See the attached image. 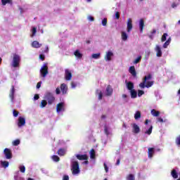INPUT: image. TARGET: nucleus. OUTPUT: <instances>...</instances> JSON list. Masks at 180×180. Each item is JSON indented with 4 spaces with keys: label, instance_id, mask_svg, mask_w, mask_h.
<instances>
[{
    "label": "nucleus",
    "instance_id": "nucleus-1",
    "mask_svg": "<svg viewBox=\"0 0 180 180\" xmlns=\"http://www.w3.org/2000/svg\"><path fill=\"white\" fill-rule=\"evenodd\" d=\"M151 78V75L144 77L143 82L139 84V86L141 88V89H144V88H151V86L154 85V82L150 81Z\"/></svg>",
    "mask_w": 180,
    "mask_h": 180
},
{
    "label": "nucleus",
    "instance_id": "nucleus-2",
    "mask_svg": "<svg viewBox=\"0 0 180 180\" xmlns=\"http://www.w3.org/2000/svg\"><path fill=\"white\" fill-rule=\"evenodd\" d=\"M20 56L16 53L13 54V60L11 63V67L13 68H19V67H20Z\"/></svg>",
    "mask_w": 180,
    "mask_h": 180
},
{
    "label": "nucleus",
    "instance_id": "nucleus-3",
    "mask_svg": "<svg viewBox=\"0 0 180 180\" xmlns=\"http://www.w3.org/2000/svg\"><path fill=\"white\" fill-rule=\"evenodd\" d=\"M72 172L73 175H77L79 174V164L78 163V161L72 159Z\"/></svg>",
    "mask_w": 180,
    "mask_h": 180
},
{
    "label": "nucleus",
    "instance_id": "nucleus-4",
    "mask_svg": "<svg viewBox=\"0 0 180 180\" xmlns=\"http://www.w3.org/2000/svg\"><path fill=\"white\" fill-rule=\"evenodd\" d=\"M44 99L48 101V105H53L56 101V97H54L52 93L47 92L44 96Z\"/></svg>",
    "mask_w": 180,
    "mask_h": 180
},
{
    "label": "nucleus",
    "instance_id": "nucleus-5",
    "mask_svg": "<svg viewBox=\"0 0 180 180\" xmlns=\"http://www.w3.org/2000/svg\"><path fill=\"white\" fill-rule=\"evenodd\" d=\"M49 75V67L47 66V63H44L41 69H40V75L43 78H46Z\"/></svg>",
    "mask_w": 180,
    "mask_h": 180
},
{
    "label": "nucleus",
    "instance_id": "nucleus-6",
    "mask_svg": "<svg viewBox=\"0 0 180 180\" xmlns=\"http://www.w3.org/2000/svg\"><path fill=\"white\" fill-rule=\"evenodd\" d=\"M142 131L145 134H148V136H150V134H151V133H153V125L144 127L142 129Z\"/></svg>",
    "mask_w": 180,
    "mask_h": 180
},
{
    "label": "nucleus",
    "instance_id": "nucleus-7",
    "mask_svg": "<svg viewBox=\"0 0 180 180\" xmlns=\"http://www.w3.org/2000/svg\"><path fill=\"white\" fill-rule=\"evenodd\" d=\"M65 104L64 103H60L56 105V112L60 113V112H64L65 110Z\"/></svg>",
    "mask_w": 180,
    "mask_h": 180
},
{
    "label": "nucleus",
    "instance_id": "nucleus-8",
    "mask_svg": "<svg viewBox=\"0 0 180 180\" xmlns=\"http://www.w3.org/2000/svg\"><path fill=\"white\" fill-rule=\"evenodd\" d=\"M4 154L6 160H11L12 158V151L9 148H5L4 150Z\"/></svg>",
    "mask_w": 180,
    "mask_h": 180
},
{
    "label": "nucleus",
    "instance_id": "nucleus-9",
    "mask_svg": "<svg viewBox=\"0 0 180 180\" xmlns=\"http://www.w3.org/2000/svg\"><path fill=\"white\" fill-rule=\"evenodd\" d=\"M26 124V119L23 117H19L18 120V127H23Z\"/></svg>",
    "mask_w": 180,
    "mask_h": 180
},
{
    "label": "nucleus",
    "instance_id": "nucleus-10",
    "mask_svg": "<svg viewBox=\"0 0 180 180\" xmlns=\"http://www.w3.org/2000/svg\"><path fill=\"white\" fill-rule=\"evenodd\" d=\"M131 29H133V20L131 18H129L127 22V32L130 33V32H131Z\"/></svg>",
    "mask_w": 180,
    "mask_h": 180
},
{
    "label": "nucleus",
    "instance_id": "nucleus-11",
    "mask_svg": "<svg viewBox=\"0 0 180 180\" xmlns=\"http://www.w3.org/2000/svg\"><path fill=\"white\" fill-rule=\"evenodd\" d=\"M112 57H113V52L112 51H108L105 53L104 59L105 61H111Z\"/></svg>",
    "mask_w": 180,
    "mask_h": 180
},
{
    "label": "nucleus",
    "instance_id": "nucleus-12",
    "mask_svg": "<svg viewBox=\"0 0 180 180\" xmlns=\"http://www.w3.org/2000/svg\"><path fill=\"white\" fill-rule=\"evenodd\" d=\"M112 94H113V89L112 88V86L108 85L106 87L105 95V96H112Z\"/></svg>",
    "mask_w": 180,
    "mask_h": 180
},
{
    "label": "nucleus",
    "instance_id": "nucleus-13",
    "mask_svg": "<svg viewBox=\"0 0 180 180\" xmlns=\"http://www.w3.org/2000/svg\"><path fill=\"white\" fill-rule=\"evenodd\" d=\"M131 127H132V133H134V134H139V133H140V127H139L137 124L136 123L131 124Z\"/></svg>",
    "mask_w": 180,
    "mask_h": 180
},
{
    "label": "nucleus",
    "instance_id": "nucleus-14",
    "mask_svg": "<svg viewBox=\"0 0 180 180\" xmlns=\"http://www.w3.org/2000/svg\"><path fill=\"white\" fill-rule=\"evenodd\" d=\"M9 96L12 103H14L15 102V86H11V90L10 91Z\"/></svg>",
    "mask_w": 180,
    "mask_h": 180
},
{
    "label": "nucleus",
    "instance_id": "nucleus-15",
    "mask_svg": "<svg viewBox=\"0 0 180 180\" xmlns=\"http://www.w3.org/2000/svg\"><path fill=\"white\" fill-rule=\"evenodd\" d=\"M155 51H156L157 57H162V51H161V47H160V45H156L155 46Z\"/></svg>",
    "mask_w": 180,
    "mask_h": 180
},
{
    "label": "nucleus",
    "instance_id": "nucleus-16",
    "mask_svg": "<svg viewBox=\"0 0 180 180\" xmlns=\"http://www.w3.org/2000/svg\"><path fill=\"white\" fill-rule=\"evenodd\" d=\"M65 78L66 81H71V79L72 78V74L71 72H70V70H65Z\"/></svg>",
    "mask_w": 180,
    "mask_h": 180
},
{
    "label": "nucleus",
    "instance_id": "nucleus-17",
    "mask_svg": "<svg viewBox=\"0 0 180 180\" xmlns=\"http://www.w3.org/2000/svg\"><path fill=\"white\" fill-rule=\"evenodd\" d=\"M60 91H61L63 95H65V94H67V91H68V87L67 86V84H62L60 85Z\"/></svg>",
    "mask_w": 180,
    "mask_h": 180
},
{
    "label": "nucleus",
    "instance_id": "nucleus-18",
    "mask_svg": "<svg viewBox=\"0 0 180 180\" xmlns=\"http://www.w3.org/2000/svg\"><path fill=\"white\" fill-rule=\"evenodd\" d=\"M96 95L98 96V101H102V98H103V93L102 92V90L97 89L96 91Z\"/></svg>",
    "mask_w": 180,
    "mask_h": 180
},
{
    "label": "nucleus",
    "instance_id": "nucleus-19",
    "mask_svg": "<svg viewBox=\"0 0 180 180\" xmlns=\"http://www.w3.org/2000/svg\"><path fill=\"white\" fill-rule=\"evenodd\" d=\"M32 47H33L34 49H40V47H41L42 44L39 43V41H32V43L31 44Z\"/></svg>",
    "mask_w": 180,
    "mask_h": 180
},
{
    "label": "nucleus",
    "instance_id": "nucleus-20",
    "mask_svg": "<svg viewBox=\"0 0 180 180\" xmlns=\"http://www.w3.org/2000/svg\"><path fill=\"white\" fill-rule=\"evenodd\" d=\"M104 132H105V134H106V136H109L112 134V129H110V127H109L108 126L105 125Z\"/></svg>",
    "mask_w": 180,
    "mask_h": 180
},
{
    "label": "nucleus",
    "instance_id": "nucleus-21",
    "mask_svg": "<svg viewBox=\"0 0 180 180\" xmlns=\"http://www.w3.org/2000/svg\"><path fill=\"white\" fill-rule=\"evenodd\" d=\"M129 72L131 74L132 77H136L137 72H136V68L134 66H131L129 69Z\"/></svg>",
    "mask_w": 180,
    "mask_h": 180
},
{
    "label": "nucleus",
    "instance_id": "nucleus-22",
    "mask_svg": "<svg viewBox=\"0 0 180 180\" xmlns=\"http://www.w3.org/2000/svg\"><path fill=\"white\" fill-rule=\"evenodd\" d=\"M75 156L76 158H77V160H79L80 161H82L83 160H88V156L86 155L77 154Z\"/></svg>",
    "mask_w": 180,
    "mask_h": 180
},
{
    "label": "nucleus",
    "instance_id": "nucleus-23",
    "mask_svg": "<svg viewBox=\"0 0 180 180\" xmlns=\"http://www.w3.org/2000/svg\"><path fill=\"white\" fill-rule=\"evenodd\" d=\"M127 88L129 91H133L134 89V84L131 82H126Z\"/></svg>",
    "mask_w": 180,
    "mask_h": 180
},
{
    "label": "nucleus",
    "instance_id": "nucleus-24",
    "mask_svg": "<svg viewBox=\"0 0 180 180\" xmlns=\"http://www.w3.org/2000/svg\"><path fill=\"white\" fill-rule=\"evenodd\" d=\"M0 165L2 168H8V167H9V162L6 160H1L0 161Z\"/></svg>",
    "mask_w": 180,
    "mask_h": 180
},
{
    "label": "nucleus",
    "instance_id": "nucleus-25",
    "mask_svg": "<svg viewBox=\"0 0 180 180\" xmlns=\"http://www.w3.org/2000/svg\"><path fill=\"white\" fill-rule=\"evenodd\" d=\"M67 153V149L65 148H60L58 150V154L60 157L63 156Z\"/></svg>",
    "mask_w": 180,
    "mask_h": 180
},
{
    "label": "nucleus",
    "instance_id": "nucleus-26",
    "mask_svg": "<svg viewBox=\"0 0 180 180\" xmlns=\"http://www.w3.org/2000/svg\"><path fill=\"white\" fill-rule=\"evenodd\" d=\"M153 155H154V148H149L148 152V158H153Z\"/></svg>",
    "mask_w": 180,
    "mask_h": 180
},
{
    "label": "nucleus",
    "instance_id": "nucleus-27",
    "mask_svg": "<svg viewBox=\"0 0 180 180\" xmlns=\"http://www.w3.org/2000/svg\"><path fill=\"white\" fill-rule=\"evenodd\" d=\"M139 29L141 33H143V29H144V20L141 19L139 20Z\"/></svg>",
    "mask_w": 180,
    "mask_h": 180
},
{
    "label": "nucleus",
    "instance_id": "nucleus-28",
    "mask_svg": "<svg viewBox=\"0 0 180 180\" xmlns=\"http://www.w3.org/2000/svg\"><path fill=\"white\" fill-rule=\"evenodd\" d=\"M150 113L152 116H154L155 117H158L160 116V111H157L155 109L151 110Z\"/></svg>",
    "mask_w": 180,
    "mask_h": 180
},
{
    "label": "nucleus",
    "instance_id": "nucleus-29",
    "mask_svg": "<svg viewBox=\"0 0 180 180\" xmlns=\"http://www.w3.org/2000/svg\"><path fill=\"white\" fill-rule=\"evenodd\" d=\"M74 56H75V57H77V58H82V53H81V52H79V50H76L74 52Z\"/></svg>",
    "mask_w": 180,
    "mask_h": 180
},
{
    "label": "nucleus",
    "instance_id": "nucleus-30",
    "mask_svg": "<svg viewBox=\"0 0 180 180\" xmlns=\"http://www.w3.org/2000/svg\"><path fill=\"white\" fill-rule=\"evenodd\" d=\"M91 58H94V60H99V58H101V53H93L91 55Z\"/></svg>",
    "mask_w": 180,
    "mask_h": 180
},
{
    "label": "nucleus",
    "instance_id": "nucleus-31",
    "mask_svg": "<svg viewBox=\"0 0 180 180\" xmlns=\"http://www.w3.org/2000/svg\"><path fill=\"white\" fill-rule=\"evenodd\" d=\"M31 32L32 34L30 35V37H34V36H36V33H37V28L36 27H33Z\"/></svg>",
    "mask_w": 180,
    "mask_h": 180
},
{
    "label": "nucleus",
    "instance_id": "nucleus-32",
    "mask_svg": "<svg viewBox=\"0 0 180 180\" xmlns=\"http://www.w3.org/2000/svg\"><path fill=\"white\" fill-rule=\"evenodd\" d=\"M140 117H141V112H140V111H136L134 114L135 120H139Z\"/></svg>",
    "mask_w": 180,
    "mask_h": 180
},
{
    "label": "nucleus",
    "instance_id": "nucleus-33",
    "mask_svg": "<svg viewBox=\"0 0 180 180\" xmlns=\"http://www.w3.org/2000/svg\"><path fill=\"white\" fill-rule=\"evenodd\" d=\"M121 37L123 40V41H126V40H127V34L125 32H122L121 33Z\"/></svg>",
    "mask_w": 180,
    "mask_h": 180
},
{
    "label": "nucleus",
    "instance_id": "nucleus-34",
    "mask_svg": "<svg viewBox=\"0 0 180 180\" xmlns=\"http://www.w3.org/2000/svg\"><path fill=\"white\" fill-rule=\"evenodd\" d=\"M131 98H137V91H136V90H131Z\"/></svg>",
    "mask_w": 180,
    "mask_h": 180
},
{
    "label": "nucleus",
    "instance_id": "nucleus-35",
    "mask_svg": "<svg viewBox=\"0 0 180 180\" xmlns=\"http://www.w3.org/2000/svg\"><path fill=\"white\" fill-rule=\"evenodd\" d=\"M46 106H47V101L46 100H42L41 101L40 108H46Z\"/></svg>",
    "mask_w": 180,
    "mask_h": 180
},
{
    "label": "nucleus",
    "instance_id": "nucleus-36",
    "mask_svg": "<svg viewBox=\"0 0 180 180\" xmlns=\"http://www.w3.org/2000/svg\"><path fill=\"white\" fill-rule=\"evenodd\" d=\"M1 4L4 6H5L6 4H11V5H12V0H1Z\"/></svg>",
    "mask_w": 180,
    "mask_h": 180
},
{
    "label": "nucleus",
    "instance_id": "nucleus-37",
    "mask_svg": "<svg viewBox=\"0 0 180 180\" xmlns=\"http://www.w3.org/2000/svg\"><path fill=\"white\" fill-rule=\"evenodd\" d=\"M172 176L175 179H176V178H178V173H176V170H175V169H173L172 171Z\"/></svg>",
    "mask_w": 180,
    "mask_h": 180
},
{
    "label": "nucleus",
    "instance_id": "nucleus-38",
    "mask_svg": "<svg viewBox=\"0 0 180 180\" xmlns=\"http://www.w3.org/2000/svg\"><path fill=\"white\" fill-rule=\"evenodd\" d=\"M90 158H91V160H94V158H95V150L91 149L90 151Z\"/></svg>",
    "mask_w": 180,
    "mask_h": 180
},
{
    "label": "nucleus",
    "instance_id": "nucleus-39",
    "mask_svg": "<svg viewBox=\"0 0 180 180\" xmlns=\"http://www.w3.org/2000/svg\"><path fill=\"white\" fill-rule=\"evenodd\" d=\"M52 160L55 161V162H58V161H60V158L57 155H53Z\"/></svg>",
    "mask_w": 180,
    "mask_h": 180
},
{
    "label": "nucleus",
    "instance_id": "nucleus-40",
    "mask_svg": "<svg viewBox=\"0 0 180 180\" xmlns=\"http://www.w3.org/2000/svg\"><path fill=\"white\" fill-rule=\"evenodd\" d=\"M140 61H141V56H139L138 58H136L134 61V64H139Z\"/></svg>",
    "mask_w": 180,
    "mask_h": 180
},
{
    "label": "nucleus",
    "instance_id": "nucleus-41",
    "mask_svg": "<svg viewBox=\"0 0 180 180\" xmlns=\"http://www.w3.org/2000/svg\"><path fill=\"white\" fill-rule=\"evenodd\" d=\"M127 180H135L134 175L133 174H129L127 176Z\"/></svg>",
    "mask_w": 180,
    "mask_h": 180
},
{
    "label": "nucleus",
    "instance_id": "nucleus-42",
    "mask_svg": "<svg viewBox=\"0 0 180 180\" xmlns=\"http://www.w3.org/2000/svg\"><path fill=\"white\" fill-rule=\"evenodd\" d=\"M167 37H168V34H167V33L163 34L162 39H161V41H165V40H167Z\"/></svg>",
    "mask_w": 180,
    "mask_h": 180
},
{
    "label": "nucleus",
    "instance_id": "nucleus-43",
    "mask_svg": "<svg viewBox=\"0 0 180 180\" xmlns=\"http://www.w3.org/2000/svg\"><path fill=\"white\" fill-rule=\"evenodd\" d=\"M20 144V141L19 139H17L14 141H13V146H19Z\"/></svg>",
    "mask_w": 180,
    "mask_h": 180
},
{
    "label": "nucleus",
    "instance_id": "nucleus-44",
    "mask_svg": "<svg viewBox=\"0 0 180 180\" xmlns=\"http://www.w3.org/2000/svg\"><path fill=\"white\" fill-rule=\"evenodd\" d=\"M157 120H158V122H160V123H164V122H168V120H163L162 118H161V117H158L157 118Z\"/></svg>",
    "mask_w": 180,
    "mask_h": 180
},
{
    "label": "nucleus",
    "instance_id": "nucleus-45",
    "mask_svg": "<svg viewBox=\"0 0 180 180\" xmlns=\"http://www.w3.org/2000/svg\"><path fill=\"white\" fill-rule=\"evenodd\" d=\"M20 172L25 173V172L26 171V167H25V166L23 165L20 166Z\"/></svg>",
    "mask_w": 180,
    "mask_h": 180
},
{
    "label": "nucleus",
    "instance_id": "nucleus-46",
    "mask_svg": "<svg viewBox=\"0 0 180 180\" xmlns=\"http://www.w3.org/2000/svg\"><path fill=\"white\" fill-rule=\"evenodd\" d=\"M142 95H144V91L138 90V96L140 98Z\"/></svg>",
    "mask_w": 180,
    "mask_h": 180
},
{
    "label": "nucleus",
    "instance_id": "nucleus-47",
    "mask_svg": "<svg viewBox=\"0 0 180 180\" xmlns=\"http://www.w3.org/2000/svg\"><path fill=\"white\" fill-rule=\"evenodd\" d=\"M102 25L103 26H106L108 25V19L106 18H104L103 20H102Z\"/></svg>",
    "mask_w": 180,
    "mask_h": 180
},
{
    "label": "nucleus",
    "instance_id": "nucleus-48",
    "mask_svg": "<svg viewBox=\"0 0 180 180\" xmlns=\"http://www.w3.org/2000/svg\"><path fill=\"white\" fill-rule=\"evenodd\" d=\"M168 46H169V41H165L163 44V49H167V47H168Z\"/></svg>",
    "mask_w": 180,
    "mask_h": 180
},
{
    "label": "nucleus",
    "instance_id": "nucleus-49",
    "mask_svg": "<svg viewBox=\"0 0 180 180\" xmlns=\"http://www.w3.org/2000/svg\"><path fill=\"white\" fill-rule=\"evenodd\" d=\"M13 115L14 116V117H18V115H19V112L16 111V110H13Z\"/></svg>",
    "mask_w": 180,
    "mask_h": 180
},
{
    "label": "nucleus",
    "instance_id": "nucleus-50",
    "mask_svg": "<svg viewBox=\"0 0 180 180\" xmlns=\"http://www.w3.org/2000/svg\"><path fill=\"white\" fill-rule=\"evenodd\" d=\"M176 143L178 146H180V136H178V137L176 139Z\"/></svg>",
    "mask_w": 180,
    "mask_h": 180
},
{
    "label": "nucleus",
    "instance_id": "nucleus-51",
    "mask_svg": "<svg viewBox=\"0 0 180 180\" xmlns=\"http://www.w3.org/2000/svg\"><path fill=\"white\" fill-rule=\"evenodd\" d=\"M103 165L105 172H109V168L108 167V165H106V163H104Z\"/></svg>",
    "mask_w": 180,
    "mask_h": 180
},
{
    "label": "nucleus",
    "instance_id": "nucleus-52",
    "mask_svg": "<svg viewBox=\"0 0 180 180\" xmlns=\"http://www.w3.org/2000/svg\"><path fill=\"white\" fill-rule=\"evenodd\" d=\"M56 95H60L61 94V90L60 89V88H57L56 90Z\"/></svg>",
    "mask_w": 180,
    "mask_h": 180
},
{
    "label": "nucleus",
    "instance_id": "nucleus-53",
    "mask_svg": "<svg viewBox=\"0 0 180 180\" xmlns=\"http://www.w3.org/2000/svg\"><path fill=\"white\" fill-rule=\"evenodd\" d=\"M122 98L123 99H125L124 101L125 102H128L129 101L127 100V95L126 94H122Z\"/></svg>",
    "mask_w": 180,
    "mask_h": 180
},
{
    "label": "nucleus",
    "instance_id": "nucleus-54",
    "mask_svg": "<svg viewBox=\"0 0 180 180\" xmlns=\"http://www.w3.org/2000/svg\"><path fill=\"white\" fill-rule=\"evenodd\" d=\"M120 14L119 13V12H116L115 13V18L116 19H120Z\"/></svg>",
    "mask_w": 180,
    "mask_h": 180
},
{
    "label": "nucleus",
    "instance_id": "nucleus-55",
    "mask_svg": "<svg viewBox=\"0 0 180 180\" xmlns=\"http://www.w3.org/2000/svg\"><path fill=\"white\" fill-rule=\"evenodd\" d=\"M39 98L40 96H39V94H35L34 96V101H37Z\"/></svg>",
    "mask_w": 180,
    "mask_h": 180
},
{
    "label": "nucleus",
    "instance_id": "nucleus-56",
    "mask_svg": "<svg viewBox=\"0 0 180 180\" xmlns=\"http://www.w3.org/2000/svg\"><path fill=\"white\" fill-rule=\"evenodd\" d=\"M178 5H179V4H176V3H173V4H172V8H176V6H178Z\"/></svg>",
    "mask_w": 180,
    "mask_h": 180
},
{
    "label": "nucleus",
    "instance_id": "nucleus-57",
    "mask_svg": "<svg viewBox=\"0 0 180 180\" xmlns=\"http://www.w3.org/2000/svg\"><path fill=\"white\" fill-rule=\"evenodd\" d=\"M88 20H90V22H94V17H92V16H89Z\"/></svg>",
    "mask_w": 180,
    "mask_h": 180
},
{
    "label": "nucleus",
    "instance_id": "nucleus-58",
    "mask_svg": "<svg viewBox=\"0 0 180 180\" xmlns=\"http://www.w3.org/2000/svg\"><path fill=\"white\" fill-rule=\"evenodd\" d=\"M70 179V177L67 175H65L63 178V180H69Z\"/></svg>",
    "mask_w": 180,
    "mask_h": 180
},
{
    "label": "nucleus",
    "instance_id": "nucleus-59",
    "mask_svg": "<svg viewBox=\"0 0 180 180\" xmlns=\"http://www.w3.org/2000/svg\"><path fill=\"white\" fill-rule=\"evenodd\" d=\"M41 86V82H38L37 84V89H39Z\"/></svg>",
    "mask_w": 180,
    "mask_h": 180
},
{
    "label": "nucleus",
    "instance_id": "nucleus-60",
    "mask_svg": "<svg viewBox=\"0 0 180 180\" xmlns=\"http://www.w3.org/2000/svg\"><path fill=\"white\" fill-rule=\"evenodd\" d=\"M71 86H72V88H75V86H77V84H75L73 82H71Z\"/></svg>",
    "mask_w": 180,
    "mask_h": 180
},
{
    "label": "nucleus",
    "instance_id": "nucleus-61",
    "mask_svg": "<svg viewBox=\"0 0 180 180\" xmlns=\"http://www.w3.org/2000/svg\"><path fill=\"white\" fill-rule=\"evenodd\" d=\"M19 11H20V13L21 15H22V13H23V12H25L22 7H19Z\"/></svg>",
    "mask_w": 180,
    "mask_h": 180
},
{
    "label": "nucleus",
    "instance_id": "nucleus-62",
    "mask_svg": "<svg viewBox=\"0 0 180 180\" xmlns=\"http://www.w3.org/2000/svg\"><path fill=\"white\" fill-rule=\"evenodd\" d=\"M39 58L43 61L44 60V55H39Z\"/></svg>",
    "mask_w": 180,
    "mask_h": 180
},
{
    "label": "nucleus",
    "instance_id": "nucleus-63",
    "mask_svg": "<svg viewBox=\"0 0 180 180\" xmlns=\"http://www.w3.org/2000/svg\"><path fill=\"white\" fill-rule=\"evenodd\" d=\"M120 165V159H117V162L115 163V165Z\"/></svg>",
    "mask_w": 180,
    "mask_h": 180
},
{
    "label": "nucleus",
    "instance_id": "nucleus-64",
    "mask_svg": "<svg viewBox=\"0 0 180 180\" xmlns=\"http://www.w3.org/2000/svg\"><path fill=\"white\" fill-rule=\"evenodd\" d=\"M148 122H149L148 120H146V122H145L146 126H148Z\"/></svg>",
    "mask_w": 180,
    "mask_h": 180
}]
</instances>
